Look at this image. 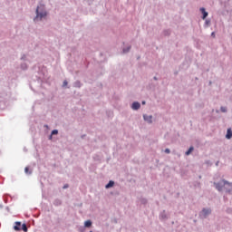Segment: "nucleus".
Listing matches in <instances>:
<instances>
[{
  "mask_svg": "<svg viewBox=\"0 0 232 232\" xmlns=\"http://www.w3.org/2000/svg\"><path fill=\"white\" fill-rule=\"evenodd\" d=\"M44 17H46V11H44V5H41L36 9V17L34 18V21H41Z\"/></svg>",
  "mask_w": 232,
  "mask_h": 232,
  "instance_id": "f257e3e1",
  "label": "nucleus"
},
{
  "mask_svg": "<svg viewBox=\"0 0 232 232\" xmlns=\"http://www.w3.org/2000/svg\"><path fill=\"white\" fill-rule=\"evenodd\" d=\"M226 185L232 187V183L223 179L221 182L216 184V188L218 191H222V188Z\"/></svg>",
  "mask_w": 232,
  "mask_h": 232,
  "instance_id": "f03ea898",
  "label": "nucleus"
},
{
  "mask_svg": "<svg viewBox=\"0 0 232 232\" xmlns=\"http://www.w3.org/2000/svg\"><path fill=\"white\" fill-rule=\"evenodd\" d=\"M131 108H132V110H139L140 108V103L135 102L132 103Z\"/></svg>",
  "mask_w": 232,
  "mask_h": 232,
  "instance_id": "7ed1b4c3",
  "label": "nucleus"
},
{
  "mask_svg": "<svg viewBox=\"0 0 232 232\" xmlns=\"http://www.w3.org/2000/svg\"><path fill=\"white\" fill-rule=\"evenodd\" d=\"M20 226H21V222L16 221L15 226L14 227V231H21V227H19Z\"/></svg>",
  "mask_w": 232,
  "mask_h": 232,
  "instance_id": "20e7f679",
  "label": "nucleus"
},
{
  "mask_svg": "<svg viewBox=\"0 0 232 232\" xmlns=\"http://www.w3.org/2000/svg\"><path fill=\"white\" fill-rule=\"evenodd\" d=\"M209 213H211V209H206V208H204V209L202 210V215H203V217H208V215H209Z\"/></svg>",
  "mask_w": 232,
  "mask_h": 232,
  "instance_id": "39448f33",
  "label": "nucleus"
},
{
  "mask_svg": "<svg viewBox=\"0 0 232 232\" xmlns=\"http://www.w3.org/2000/svg\"><path fill=\"white\" fill-rule=\"evenodd\" d=\"M200 12L203 14V19H206V17H208V12H206V9L202 7L200 8Z\"/></svg>",
  "mask_w": 232,
  "mask_h": 232,
  "instance_id": "423d86ee",
  "label": "nucleus"
},
{
  "mask_svg": "<svg viewBox=\"0 0 232 232\" xmlns=\"http://www.w3.org/2000/svg\"><path fill=\"white\" fill-rule=\"evenodd\" d=\"M144 121H147V122H151V120L153 119L152 116L143 115Z\"/></svg>",
  "mask_w": 232,
  "mask_h": 232,
  "instance_id": "0eeeda50",
  "label": "nucleus"
},
{
  "mask_svg": "<svg viewBox=\"0 0 232 232\" xmlns=\"http://www.w3.org/2000/svg\"><path fill=\"white\" fill-rule=\"evenodd\" d=\"M226 138L227 139H231L232 138V130H231V129H227Z\"/></svg>",
  "mask_w": 232,
  "mask_h": 232,
  "instance_id": "6e6552de",
  "label": "nucleus"
},
{
  "mask_svg": "<svg viewBox=\"0 0 232 232\" xmlns=\"http://www.w3.org/2000/svg\"><path fill=\"white\" fill-rule=\"evenodd\" d=\"M59 133V130H53L49 137V140H52L53 135H57Z\"/></svg>",
  "mask_w": 232,
  "mask_h": 232,
  "instance_id": "1a4fd4ad",
  "label": "nucleus"
},
{
  "mask_svg": "<svg viewBox=\"0 0 232 232\" xmlns=\"http://www.w3.org/2000/svg\"><path fill=\"white\" fill-rule=\"evenodd\" d=\"M114 184H115V182L110 181V182L105 186L106 189H109V188H113Z\"/></svg>",
  "mask_w": 232,
  "mask_h": 232,
  "instance_id": "9d476101",
  "label": "nucleus"
},
{
  "mask_svg": "<svg viewBox=\"0 0 232 232\" xmlns=\"http://www.w3.org/2000/svg\"><path fill=\"white\" fill-rule=\"evenodd\" d=\"M84 226H85V227H92V221H90V220L85 221Z\"/></svg>",
  "mask_w": 232,
  "mask_h": 232,
  "instance_id": "9b49d317",
  "label": "nucleus"
},
{
  "mask_svg": "<svg viewBox=\"0 0 232 232\" xmlns=\"http://www.w3.org/2000/svg\"><path fill=\"white\" fill-rule=\"evenodd\" d=\"M24 173H26V175H31V174H32V171H30V168L25 167V169H24Z\"/></svg>",
  "mask_w": 232,
  "mask_h": 232,
  "instance_id": "f8f14e48",
  "label": "nucleus"
},
{
  "mask_svg": "<svg viewBox=\"0 0 232 232\" xmlns=\"http://www.w3.org/2000/svg\"><path fill=\"white\" fill-rule=\"evenodd\" d=\"M22 229H23V231H24V232H28V227H26V224H23V225H22Z\"/></svg>",
  "mask_w": 232,
  "mask_h": 232,
  "instance_id": "ddd939ff",
  "label": "nucleus"
},
{
  "mask_svg": "<svg viewBox=\"0 0 232 232\" xmlns=\"http://www.w3.org/2000/svg\"><path fill=\"white\" fill-rule=\"evenodd\" d=\"M194 148L193 147H190L188 149V150L186 152V155H189L191 153V151H193Z\"/></svg>",
  "mask_w": 232,
  "mask_h": 232,
  "instance_id": "4468645a",
  "label": "nucleus"
},
{
  "mask_svg": "<svg viewBox=\"0 0 232 232\" xmlns=\"http://www.w3.org/2000/svg\"><path fill=\"white\" fill-rule=\"evenodd\" d=\"M131 47H128V49H123V53H128Z\"/></svg>",
  "mask_w": 232,
  "mask_h": 232,
  "instance_id": "2eb2a0df",
  "label": "nucleus"
},
{
  "mask_svg": "<svg viewBox=\"0 0 232 232\" xmlns=\"http://www.w3.org/2000/svg\"><path fill=\"white\" fill-rule=\"evenodd\" d=\"M63 86H68V82L64 81L63 82Z\"/></svg>",
  "mask_w": 232,
  "mask_h": 232,
  "instance_id": "dca6fc26",
  "label": "nucleus"
},
{
  "mask_svg": "<svg viewBox=\"0 0 232 232\" xmlns=\"http://www.w3.org/2000/svg\"><path fill=\"white\" fill-rule=\"evenodd\" d=\"M221 111L226 112V108L225 107H221Z\"/></svg>",
  "mask_w": 232,
  "mask_h": 232,
  "instance_id": "f3484780",
  "label": "nucleus"
},
{
  "mask_svg": "<svg viewBox=\"0 0 232 232\" xmlns=\"http://www.w3.org/2000/svg\"><path fill=\"white\" fill-rule=\"evenodd\" d=\"M170 151H169V149H166L165 150V153H169Z\"/></svg>",
  "mask_w": 232,
  "mask_h": 232,
  "instance_id": "a211bd4d",
  "label": "nucleus"
},
{
  "mask_svg": "<svg viewBox=\"0 0 232 232\" xmlns=\"http://www.w3.org/2000/svg\"><path fill=\"white\" fill-rule=\"evenodd\" d=\"M66 188H68V185H65V186L63 187V189H66Z\"/></svg>",
  "mask_w": 232,
  "mask_h": 232,
  "instance_id": "6ab92c4d",
  "label": "nucleus"
},
{
  "mask_svg": "<svg viewBox=\"0 0 232 232\" xmlns=\"http://www.w3.org/2000/svg\"><path fill=\"white\" fill-rule=\"evenodd\" d=\"M211 35H212V37H215V33H212Z\"/></svg>",
  "mask_w": 232,
  "mask_h": 232,
  "instance_id": "aec40b11",
  "label": "nucleus"
},
{
  "mask_svg": "<svg viewBox=\"0 0 232 232\" xmlns=\"http://www.w3.org/2000/svg\"><path fill=\"white\" fill-rule=\"evenodd\" d=\"M142 104H146V102H142Z\"/></svg>",
  "mask_w": 232,
  "mask_h": 232,
  "instance_id": "412c9836",
  "label": "nucleus"
}]
</instances>
